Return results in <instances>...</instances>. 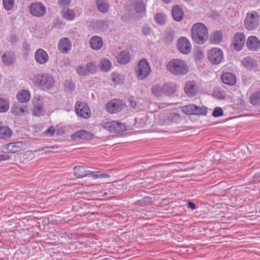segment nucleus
Listing matches in <instances>:
<instances>
[{"label": "nucleus", "instance_id": "1", "mask_svg": "<svg viewBox=\"0 0 260 260\" xmlns=\"http://www.w3.org/2000/svg\"><path fill=\"white\" fill-rule=\"evenodd\" d=\"M191 35L192 40L198 44H203L208 38V31L202 23L194 24L191 28Z\"/></svg>", "mask_w": 260, "mask_h": 260}, {"label": "nucleus", "instance_id": "2", "mask_svg": "<svg viewBox=\"0 0 260 260\" xmlns=\"http://www.w3.org/2000/svg\"><path fill=\"white\" fill-rule=\"evenodd\" d=\"M167 66L168 70L176 76H184L189 70V67L186 62L178 58L170 60Z\"/></svg>", "mask_w": 260, "mask_h": 260}, {"label": "nucleus", "instance_id": "3", "mask_svg": "<svg viewBox=\"0 0 260 260\" xmlns=\"http://www.w3.org/2000/svg\"><path fill=\"white\" fill-rule=\"evenodd\" d=\"M33 84L42 90H46L51 88L54 85V80L52 76L48 74H38L32 79Z\"/></svg>", "mask_w": 260, "mask_h": 260}, {"label": "nucleus", "instance_id": "4", "mask_svg": "<svg viewBox=\"0 0 260 260\" xmlns=\"http://www.w3.org/2000/svg\"><path fill=\"white\" fill-rule=\"evenodd\" d=\"M259 15L256 11L247 14L244 20V26L249 30L255 29L258 25Z\"/></svg>", "mask_w": 260, "mask_h": 260}, {"label": "nucleus", "instance_id": "5", "mask_svg": "<svg viewBox=\"0 0 260 260\" xmlns=\"http://www.w3.org/2000/svg\"><path fill=\"white\" fill-rule=\"evenodd\" d=\"M150 68L146 59H141L136 67V74L139 79L144 80L150 74Z\"/></svg>", "mask_w": 260, "mask_h": 260}, {"label": "nucleus", "instance_id": "6", "mask_svg": "<svg viewBox=\"0 0 260 260\" xmlns=\"http://www.w3.org/2000/svg\"><path fill=\"white\" fill-rule=\"evenodd\" d=\"M182 112L186 115H206L207 108L204 106L199 107L194 104L184 106L181 108Z\"/></svg>", "mask_w": 260, "mask_h": 260}, {"label": "nucleus", "instance_id": "7", "mask_svg": "<svg viewBox=\"0 0 260 260\" xmlns=\"http://www.w3.org/2000/svg\"><path fill=\"white\" fill-rule=\"evenodd\" d=\"M102 126L111 133H119L126 130V127L123 123L116 121L103 122Z\"/></svg>", "mask_w": 260, "mask_h": 260}, {"label": "nucleus", "instance_id": "8", "mask_svg": "<svg viewBox=\"0 0 260 260\" xmlns=\"http://www.w3.org/2000/svg\"><path fill=\"white\" fill-rule=\"evenodd\" d=\"M123 106L124 104L121 100L113 99L106 104V108L108 113L113 114L121 111Z\"/></svg>", "mask_w": 260, "mask_h": 260}, {"label": "nucleus", "instance_id": "9", "mask_svg": "<svg viewBox=\"0 0 260 260\" xmlns=\"http://www.w3.org/2000/svg\"><path fill=\"white\" fill-rule=\"evenodd\" d=\"M30 14L35 17H42L46 14V6L41 2H35L30 4L29 6Z\"/></svg>", "mask_w": 260, "mask_h": 260}, {"label": "nucleus", "instance_id": "10", "mask_svg": "<svg viewBox=\"0 0 260 260\" xmlns=\"http://www.w3.org/2000/svg\"><path fill=\"white\" fill-rule=\"evenodd\" d=\"M177 48L183 54H187L191 51V45L189 40L185 37H181L177 40Z\"/></svg>", "mask_w": 260, "mask_h": 260}, {"label": "nucleus", "instance_id": "11", "mask_svg": "<svg viewBox=\"0 0 260 260\" xmlns=\"http://www.w3.org/2000/svg\"><path fill=\"white\" fill-rule=\"evenodd\" d=\"M209 60L214 64L220 63L223 59V52L217 48L211 49L208 54Z\"/></svg>", "mask_w": 260, "mask_h": 260}, {"label": "nucleus", "instance_id": "12", "mask_svg": "<svg viewBox=\"0 0 260 260\" xmlns=\"http://www.w3.org/2000/svg\"><path fill=\"white\" fill-rule=\"evenodd\" d=\"M245 42V36L243 32H238L233 37L232 45L233 48L236 51H240L242 49Z\"/></svg>", "mask_w": 260, "mask_h": 260}, {"label": "nucleus", "instance_id": "13", "mask_svg": "<svg viewBox=\"0 0 260 260\" xmlns=\"http://www.w3.org/2000/svg\"><path fill=\"white\" fill-rule=\"evenodd\" d=\"M75 108L77 114L79 116L88 118L91 116L89 108L84 103L81 102L76 103Z\"/></svg>", "mask_w": 260, "mask_h": 260}, {"label": "nucleus", "instance_id": "14", "mask_svg": "<svg viewBox=\"0 0 260 260\" xmlns=\"http://www.w3.org/2000/svg\"><path fill=\"white\" fill-rule=\"evenodd\" d=\"M184 90L188 96L192 97L197 95L198 87L194 81H188L185 84Z\"/></svg>", "mask_w": 260, "mask_h": 260}, {"label": "nucleus", "instance_id": "15", "mask_svg": "<svg viewBox=\"0 0 260 260\" xmlns=\"http://www.w3.org/2000/svg\"><path fill=\"white\" fill-rule=\"evenodd\" d=\"M58 48L62 53H68L72 49L71 40L67 38L61 39L58 42Z\"/></svg>", "mask_w": 260, "mask_h": 260}, {"label": "nucleus", "instance_id": "16", "mask_svg": "<svg viewBox=\"0 0 260 260\" xmlns=\"http://www.w3.org/2000/svg\"><path fill=\"white\" fill-rule=\"evenodd\" d=\"M35 58L39 64H44L48 61L49 56L46 51L39 48L35 53Z\"/></svg>", "mask_w": 260, "mask_h": 260}, {"label": "nucleus", "instance_id": "17", "mask_svg": "<svg viewBox=\"0 0 260 260\" xmlns=\"http://www.w3.org/2000/svg\"><path fill=\"white\" fill-rule=\"evenodd\" d=\"M24 144L22 142L18 141L10 143L5 146V149L9 153H15L24 149Z\"/></svg>", "mask_w": 260, "mask_h": 260}, {"label": "nucleus", "instance_id": "18", "mask_svg": "<svg viewBox=\"0 0 260 260\" xmlns=\"http://www.w3.org/2000/svg\"><path fill=\"white\" fill-rule=\"evenodd\" d=\"M246 46L251 51H257L260 48V41L255 36H250L247 39Z\"/></svg>", "mask_w": 260, "mask_h": 260}, {"label": "nucleus", "instance_id": "19", "mask_svg": "<svg viewBox=\"0 0 260 260\" xmlns=\"http://www.w3.org/2000/svg\"><path fill=\"white\" fill-rule=\"evenodd\" d=\"M93 135L85 130L78 131L74 133L71 138L73 140H84L91 139Z\"/></svg>", "mask_w": 260, "mask_h": 260}, {"label": "nucleus", "instance_id": "20", "mask_svg": "<svg viewBox=\"0 0 260 260\" xmlns=\"http://www.w3.org/2000/svg\"><path fill=\"white\" fill-rule=\"evenodd\" d=\"M175 38V31L171 27L167 28L164 31L162 39L165 43L170 45L173 43Z\"/></svg>", "mask_w": 260, "mask_h": 260}, {"label": "nucleus", "instance_id": "21", "mask_svg": "<svg viewBox=\"0 0 260 260\" xmlns=\"http://www.w3.org/2000/svg\"><path fill=\"white\" fill-rule=\"evenodd\" d=\"M94 4L98 11L102 13H106L110 9V5L107 0H95Z\"/></svg>", "mask_w": 260, "mask_h": 260}, {"label": "nucleus", "instance_id": "22", "mask_svg": "<svg viewBox=\"0 0 260 260\" xmlns=\"http://www.w3.org/2000/svg\"><path fill=\"white\" fill-rule=\"evenodd\" d=\"M2 61L7 66H10L15 61V54L12 52H7L2 56Z\"/></svg>", "mask_w": 260, "mask_h": 260}, {"label": "nucleus", "instance_id": "23", "mask_svg": "<svg viewBox=\"0 0 260 260\" xmlns=\"http://www.w3.org/2000/svg\"><path fill=\"white\" fill-rule=\"evenodd\" d=\"M89 44L93 50H98L102 48L103 43L100 37L95 36L90 39Z\"/></svg>", "mask_w": 260, "mask_h": 260}, {"label": "nucleus", "instance_id": "24", "mask_svg": "<svg viewBox=\"0 0 260 260\" xmlns=\"http://www.w3.org/2000/svg\"><path fill=\"white\" fill-rule=\"evenodd\" d=\"M164 94L168 96L173 97L176 91V86L172 83H167L163 85Z\"/></svg>", "mask_w": 260, "mask_h": 260}, {"label": "nucleus", "instance_id": "25", "mask_svg": "<svg viewBox=\"0 0 260 260\" xmlns=\"http://www.w3.org/2000/svg\"><path fill=\"white\" fill-rule=\"evenodd\" d=\"M222 81L226 84L233 85L236 82L235 76L231 73H224L221 75Z\"/></svg>", "mask_w": 260, "mask_h": 260}, {"label": "nucleus", "instance_id": "26", "mask_svg": "<svg viewBox=\"0 0 260 260\" xmlns=\"http://www.w3.org/2000/svg\"><path fill=\"white\" fill-rule=\"evenodd\" d=\"M93 29L98 31H103L108 27V21L104 19L98 20L93 23Z\"/></svg>", "mask_w": 260, "mask_h": 260}, {"label": "nucleus", "instance_id": "27", "mask_svg": "<svg viewBox=\"0 0 260 260\" xmlns=\"http://www.w3.org/2000/svg\"><path fill=\"white\" fill-rule=\"evenodd\" d=\"M172 16L174 19L176 21H180L182 19L183 12L180 7L178 5L173 7L172 9Z\"/></svg>", "mask_w": 260, "mask_h": 260}, {"label": "nucleus", "instance_id": "28", "mask_svg": "<svg viewBox=\"0 0 260 260\" xmlns=\"http://www.w3.org/2000/svg\"><path fill=\"white\" fill-rule=\"evenodd\" d=\"M16 97L20 102L26 103L30 100V94L28 90H22L17 93Z\"/></svg>", "mask_w": 260, "mask_h": 260}, {"label": "nucleus", "instance_id": "29", "mask_svg": "<svg viewBox=\"0 0 260 260\" xmlns=\"http://www.w3.org/2000/svg\"><path fill=\"white\" fill-rule=\"evenodd\" d=\"M133 6L137 13H144L146 11V4L143 0H134Z\"/></svg>", "mask_w": 260, "mask_h": 260}, {"label": "nucleus", "instance_id": "30", "mask_svg": "<svg viewBox=\"0 0 260 260\" xmlns=\"http://www.w3.org/2000/svg\"><path fill=\"white\" fill-rule=\"evenodd\" d=\"M11 112L15 116L23 115L27 112L26 107L25 106H18L15 104L11 108Z\"/></svg>", "mask_w": 260, "mask_h": 260}, {"label": "nucleus", "instance_id": "31", "mask_svg": "<svg viewBox=\"0 0 260 260\" xmlns=\"http://www.w3.org/2000/svg\"><path fill=\"white\" fill-rule=\"evenodd\" d=\"M61 14L63 18L69 21L74 20L75 17L74 11L72 9L67 8L62 9Z\"/></svg>", "mask_w": 260, "mask_h": 260}, {"label": "nucleus", "instance_id": "32", "mask_svg": "<svg viewBox=\"0 0 260 260\" xmlns=\"http://www.w3.org/2000/svg\"><path fill=\"white\" fill-rule=\"evenodd\" d=\"M13 134L12 131L7 126H0V138H10Z\"/></svg>", "mask_w": 260, "mask_h": 260}, {"label": "nucleus", "instance_id": "33", "mask_svg": "<svg viewBox=\"0 0 260 260\" xmlns=\"http://www.w3.org/2000/svg\"><path fill=\"white\" fill-rule=\"evenodd\" d=\"M210 40L212 43L217 44L222 40V34L220 31H214L211 35Z\"/></svg>", "mask_w": 260, "mask_h": 260}, {"label": "nucleus", "instance_id": "34", "mask_svg": "<svg viewBox=\"0 0 260 260\" xmlns=\"http://www.w3.org/2000/svg\"><path fill=\"white\" fill-rule=\"evenodd\" d=\"M249 101L254 106H260V91H256L252 94L249 98Z\"/></svg>", "mask_w": 260, "mask_h": 260}, {"label": "nucleus", "instance_id": "35", "mask_svg": "<svg viewBox=\"0 0 260 260\" xmlns=\"http://www.w3.org/2000/svg\"><path fill=\"white\" fill-rule=\"evenodd\" d=\"M111 68V62L107 59H102L99 63V68L103 72H108Z\"/></svg>", "mask_w": 260, "mask_h": 260}, {"label": "nucleus", "instance_id": "36", "mask_svg": "<svg viewBox=\"0 0 260 260\" xmlns=\"http://www.w3.org/2000/svg\"><path fill=\"white\" fill-rule=\"evenodd\" d=\"M129 55L126 51L121 52L118 56V61L123 64L127 63L129 61Z\"/></svg>", "mask_w": 260, "mask_h": 260}, {"label": "nucleus", "instance_id": "37", "mask_svg": "<svg viewBox=\"0 0 260 260\" xmlns=\"http://www.w3.org/2000/svg\"><path fill=\"white\" fill-rule=\"evenodd\" d=\"M151 91L155 96H161L164 94V86L155 84L152 86Z\"/></svg>", "mask_w": 260, "mask_h": 260}, {"label": "nucleus", "instance_id": "38", "mask_svg": "<svg viewBox=\"0 0 260 260\" xmlns=\"http://www.w3.org/2000/svg\"><path fill=\"white\" fill-rule=\"evenodd\" d=\"M74 174L77 178H83L86 176L85 168L82 166H76L73 168Z\"/></svg>", "mask_w": 260, "mask_h": 260}, {"label": "nucleus", "instance_id": "39", "mask_svg": "<svg viewBox=\"0 0 260 260\" xmlns=\"http://www.w3.org/2000/svg\"><path fill=\"white\" fill-rule=\"evenodd\" d=\"M242 63L245 67L248 69H251L253 67L255 62L250 56H246L243 59Z\"/></svg>", "mask_w": 260, "mask_h": 260}, {"label": "nucleus", "instance_id": "40", "mask_svg": "<svg viewBox=\"0 0 260 260\" xmlns=\"http://www.w3.org/2000/svg\"><path fill=\"white\" fill-rule=\"evenodd\" d=\"M43 104L41 102L37 103L34 107L33 114L36 116H40L42 114Z\"/></svg>", "mask_w": 260, "mask_h": 260}, {"label": "nucleus", "instance_id": "41", "mask_svg": "<svg viewBox=\"0 0 260 260\" xmlns=\"http://www.w3.org/2000/svg\"><path fill=\"white\" fill-rule=\"evenodd\" d=\"M86 69L87 74H94L96 71V66L94 61L89 62L86 64Z\"/></svg>", "mask_w": 260, "mask_h": 260}, {"label": "nucleus", "instance_id": "42", "mask_svg": "<svg viewBox=\"0 0 260 260\" xmlns=\"http://www.w3.org/2000/svg\"><path fill=\"white\" fill-rule=\"evenodd\" d=\"M154 19L156 22L159 25H163L166 23V16L162 13L156 14L154 16Z\"/></svg>", "mask_w": 260, "mask_h": 260}, {"label": "nucleus", "instance_id": "43", "mask_svg": "<svg viewBox=\"0 0 260 260\" xmlns=\"http://www.w3.org/2000/svg\"><path fill=\"white\" fill-rule=\"evenodd\" d=\"M168 120L170 122L178 123L181 121V117L178 114L172 113L168 115Z\"/></svg>", "mask_w": 260, "mask_h": 260}, {"label": "nucleus", "instance_id": "44", "mask_svg": "<svg viewBox=\"0 0 260 260\" xmlns=\"http://www.w3.org/2000/svg\"><path fill=\"white\" fill-rule=\"evenodd\" d=\"M9 108V103L2 98H0V112H6Z\"/></svg>", "mask_w": 260, "mask_h": 260}, {"label": "nucleus", "instance_id": "45", "mask_svg": "<svg viewBox=\"0 0 260 260\" xmlns=\"http://www.w3.org/2000/svg\"><path fill=\"white\" fill-rule=\"evenodd\" d=\"M3 5L7 10H10L14 6V0H3Z\"/></svg>", "mask_w": 260, "mask_h": 260}, {"label": "nucleus", "instance_id": "46", "mask_svg": "<svg viewBox=\"0 0 260 260\" xmlns=\"http://www.w3.org/2000/svg\"><path fill=\"white\" fill-rule=\"evenodd\" d=\"M71 3V0H58L57 4L58 6L63 9L67 8Z\"/></svg>", "mask_w": 260, "mask_h": 260}, {"label": "nucleus", "instance_id": "47", "mask_svg": "<svg viewBox=\"0 0 260 260\" xmlns=\"http://www.w3.org/2000/svg\"><path fill=\"white\" fill-rule=\"evenodd\" d=\"M92 177L93 179H96L98 178H109L110 175L105 174H102L99 171L94 172V173L92 175Z\"/></svg>", "mask_w": 260, "mask_h": 260}, {"label": "nucleus", "instance_id": "48", "mask_svg": "<svg viewBox=\"0 0 260 260\" xmlns=\"http://www.w3.org/2000/svg\"><path fill=\"white\" fill-rule=\"evenodd\" d=\"M223 110L221 109V108L219 107H216L214 109V110L212 113V116L213 117H219V116L223 115Z\"/></svg>", "mask_w": 260, "mask_h": 260}, {"label": "nucleus", "instance_id": "49", "mask_svg": "<svg viewBox=\"0 0 260 260\" xmlns=\"http://www.w3.org/2000/svg\"><path fill=\"white\" fill-rule=\"evenodd\" d=\"M134 15V14L133 13H131L129 12L127 14H125L121 15V19L123 22H127L132 19Z\"/></svg>", "mask_w": 260, "mask_h": 260}, {"label": "nucleus", "instance_id": "50", "mask_svg": "<svg viewBox=\"0 0 260 260\" xmlns=\"http://www.w3.org/2000/svg\"><path fill=\"white\" fill-rule=\"evenodd\" d=\"M77 72L80 76H86L88 74L87 73V71L86 68H85L84 66H80L77 69Z\"/></svg>", "mask_w": 260, "mask_h": 260}, {"label": "nucleus", "instance_id": "51", "mask_svg": "<svg viewBox=\"0 0 260 260\" xmlns=\"http://www.w3.org/2000/svg\"><path fill=\"white\" fill-rule=\"evenodd\" d=\"M111 80L115 83H119L120 82V76L117 73H113L111 76Z\"/></svg>", "mask_w": 260, "mask_h": 260}, {"label": "nucleus", "instance_id": "52", "mask_svg": "<svg viewBox=\"0 0 260 260\" xmlns=\"http://www.w3.org/2000/svg\"><path fill=\"white\" fill-rule=\"evenodd\" d=\"M165 175V172L164 170H157L155 172L154 177L156 179H159L163 177Z\"/></svg>", "mask_w": 260, "mask_h": 260}, {"label": "nucleus", "instance_id": "53", "mask_svg": "<svg viewBox=\"0 0 260 260\" xmlns=\"http://www.w3.org/2000/svg\"><path fill=\"white\" fill-rule=\"evenodd\" d=\"M152 201L151 198L148 196H146L142 199L141 200H138L136 203L141 202L144 204H149Z\"/></svg>", "mask_w": 260, "mask_h": 260}, {"label": "nucleus", "instance_id": "54", "mask_svg": "<svg viewBox=\"0 0 260 260\" xmlns=\"http://www.w3.org/2000/svg\"><path fill=\"white\" fill-rule=\"evenodd\" d=\"M54 132L55 128L53 126H51L44 132V134L47 136H52L53 135Z\"/></svg>", "mask_w": 260, "mask_h": 260}, {"label": "nucleus", "instance_id": "55", "mask_svg": "<svg viewBox=\"0 0 260 260\" xmlns=\"http://www.w3.org/2000/svg\"><path fill=\"white\" fill-rule=\"evenodd\" d=\"M142 31L145 36L149 35L151 32V28L148 25H144L142 29Z\"/></svg>", "mask_w": 260, "mask_h": 260}, {"label": "nucleus", "instance_id": "56", "mask_svg": "<svg viewBox=\"0 0 260 260\" xmlns=\"http://www.w3.org/2000/svg\"><path fill=\"white\" fill-rule=\"evenodd\" d=\"M129 106L133 108H135L137 104L136 101L133 97H129L127 99Z\"/></svg>", "mask_w": 260, "mask_h": 260}, {"label": "nucleus", "instance_id": "57", "mask_svg": "<svg viewBox=\"0 0 260 260\" xmlns=\"http://www.w3.org/2000/svg\"><path fill=\"white\" fill-rule=\"evenodd\" d=\"M64 85L68 88H69L70 90H73L75 88V86L74 84L70 81V80H67L64 82Z\"/></svg>", "mask_w": 260, "mask_h": 260}, {"label": "nucleus", "instance_id": "58", "mask_svg": "<svg viewBox=\"0 0 260 260\" xmlns=\"http://www.w3.org/2000/svg\"><path fill=\"white\" fill-rule=\"evenodd\" d=\"M187 207L190 209H191V210H195L197 208V206L196 205H195V204L192 202H190V201H188L187 202Z\"/></svg>", "mask_w": 260, "mask_h": 260}, {"label": "nucleus", "instance_id": "59", "mask_svg": "<svg viewBox=\"0 0 260 260\" xmlns=\"http://www.w3.org/2000/svg\"><path fill=\"white\" fill-rule=\"evenodd\" d=\"M10 156L8 154H0V161L9 160Z\"/></svg>", "mask_w": 260, "mask_h": 260}, {"label": "nucleus", "instance_id": "60", "mask_svg": "<svg viewBox=\"0 0 260 260\" xmlns=\"http://www.w3.org/2000/svg\"><path fill=\"white\" fill-rule=\"evenodd\" d=\"M217 97L218 99L221 100V99H224L225 96L223 94V93H219V95H217Z\"/></svg>", "mask_w": 260, "mask_h": 260}, {"label": "nucleus", "instance_id": "61", "mask_svg": "<svg viewBox=\"0 0 260 260\" xmlns=\"http://www.w3.org/2000/svg\"><path fill=\"white\" fill-rule=\"evenodd\" d=\"M94 173V172L91 171L89 170H86L85 169L86 176H87V175H90V174L93 175Z\"/></svg>", "mask_w": 260, "mask_h": 260}, {"label": "nucleus", "instance_id": "62", "mask_svg": "<svg viewBox=\"0 0 260 260\" xmlns=\"http://www.w3.org/2000/svg\"><path fill=\"white\" fill-rule=\"evenodd\" d=\"M164 3L169 4L171 3L173 0H161Z\"/></svg>", "mask_w": 260, "mask_h": 260}, {"label": "nucleus", "instance_id": "63", "mask_svg": "<svg viewBox=\"0 0 260 260\" xmlns=\"http://www.w3.org/2000/svg\"><path fill=\"white\" fill-rule=\"evenodd\" d=\"M23 47L26 50L29 49V46L27 44H23Z\"/></svg>", "mask_w": 260, "mask_h": 260}, {"label": "nucleus", "instance_id": "64", "mask_svg": "<svg viewBox=\"0 0 260 260\" xmlns=\"http://www.w3.org/2000/svg\"><path fill=\"white\" fill-rule=\"evenodd\" d=\"M128 7H127V6H126V7H125V10H128Z\"/></svg>", "mask_w": 260, "mask_h": 260}]
</instances>
